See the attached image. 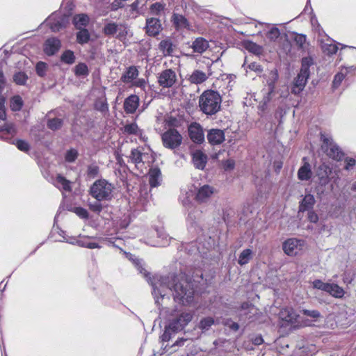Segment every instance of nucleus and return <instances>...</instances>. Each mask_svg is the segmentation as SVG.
Returning a JSON list of instances; mask_svg holds the SVG:
<instances>
[{"label": "nucleus", "instance_id": "nucleus-19", "mask_svg": "<svg viewBox=\"0 0 356 356\" xmlns=\"http://www.w3.org/2000/svg\"><path fill=\"white\" fill-rule=\"evenodd\" d=\"M140 99L136 95H131L124 102L123 108L126 113L133 114L139 106Z\"/></svg>", "mask_w": 356, "mask_h": 356}, {"label": "nucleus", "instance_id": "nucleus-9", "mask_svg": "<svg viewBox=\"0 0 356 356\" xmlns=\"http://www.w3.org/2000/svg\"><path fill=\"white\" fill-rule=\"evenodd\" d=\"M177 80V76L172 69H167L162 71L158 76V83L163 88L172 87Z\"/></svg>", "mask_w": 356, "mask_h": 356}, {"label": "nucleus", "instance_id": "nucleus-64", "mask_svg": "<svg viewBox=\"0 0 356 356\" xmlns=\"http://www.w3.org/2000/svg\"><path fill=\"white\" fill-rule=\"evenodd\" d=\"M344 161L345 165L343 169L346 171L351 170L356 164V160L352 157H346Z\"/></svg>", "mask_w": 356, "mask_h": 356}, {"label": "nucleus", "instance_id": "nucleus-33", "mask_svg": "<svg viewBox=\"0 0 356 356\" xmlns=\"http://www.w3.org/2000/svg\"><path fill=\"white\" fill-rule=\"evenodd\" d=\"M172 21L174 25L177 28H188L190 26L188 19L182 15L173 13Z\"/></svg>", "mask_w": 356, "mask_h": 356}, {"label": "nucleus", "instance_id": "nucleus-60", "mask_svg": "<svg viewBox=\"0 0 356 356\" xmlns=\"http://www.w3.org/2000/svg\"><path fill=\"white\" fill-rule=\"evenodd\" d=\"M280 35V29L277 27L271 28L267 33V38L271 41H275Z\"/></svg>", "mask_w": 356, "mask_h": 356}, {"label": "nucleus", "instance_id": "nucleus-45", "mask_svg": "<svg viewBox=\"0 0 356 356\" xmlns=\"http://www.w3.org/2000/svg\"><path fill=\"white\" fill-rule=\"evenodd\" d=\"M89 22V17L86 14H79L74 17V23L77 29H82L81 26H86Z\"/></svg>", "mask_w": 356, "mask_h": 356}, {"label": "nucleus", "instance_id": "nucleus-23", "mask_svg": "<svg viewBox=\"0 0 356 356\" xmlns=\"http://www.w3.org/2000/svg\"><path fill=\"white\" fill-rule=\"evenodd\" d=\"M316 200L313 195L310 193L305 194L304 197L299 202L298 212L304 213L305 211L313 209Z\"/></svg>", "mask_w": 356, "mask_h": 356}, {"label": "nucleus", "instance_id": "nucleus-61", "mask_svg": "<svg viewBox=\"0 0 356 356\" xmlns=\"http://www.w3.org/2000/svg\"><path fill=\"white\" fill-rule=\"evenodd\" d=\"M301 314L305 316H308L312 318H317L321 316V313L316 309L310 310L307 309H303L300 311Z\"/></svg>", "mask_w": 356, "mask_h": 356}, {"label": "nucleus", "instance_id": "nucleus-24", "mask_svg": "<svg viewBox=\"0 0 356 356\" xmlns=\"http://www.w3.org/2000/svg\"><path fill=\"white\" fill-rule=\"evenodd\" d=\"M331 170L327 165L323 163L320 165L316 171V175L318 177L319 184L321 186H325L330 181V174Z\"/></svg>", "mask_w": 356, "mask_h": 356}, {"label": "nucleus", "instance_id": "nucleus-54", "mask_svg": "<svg viewBox=\"0 0 356 356\" xmlns=\"http://www.w3.org/2000/svg\"><path fill=\"white\" fill-rule=\"evenodd\" d=\"M78 156V151L76 149L71 148L66 152L65 159L68 163H73L76 160Z\"/></svg>", "mask_w": 356, "mask_h": 356}, {"label": "nucleus", "instance_id": "nucleus-53", "mask_svg": "<svg viewBox=\"0 0 356 356\" xmlns=\"http://www.w3.org/2000/svg\"><path fill=\"white\" fill-rule=\"evenodd\" d=\"M142 156L143 153L139 151L138 149H133L131 151V154L129 158L131 161L137 165L138 164L142 162Z\"/></svg>", "mask_w": 356, "mask_h": 356}, {"label": "nucleus", "instance_id": "nucleus-14", "mask_svg": "<svg viewBox=\"0 0 356 356\" xmlns=\"http://www.w3.org/2000/svg\"><path fill=\"white\" fill-rule=\"evenodd\" d=\"M264 79L266 81L268 87L267 94L273 95L276 90V84L279 79L278 70L276 68L271 70L268 74H264Z\"/></svg>", "mask_w": 356, "mask_h": 356}, {"label": "nucleus", "instance_id": "nucleus-11", "mask_svg": "<svg viewBox=\"0 0 356 356\" xmlns=\"http://www.w3.org/2000/svg\"><path fill=\"white\" fill-rule=\"evenodd\" d=\"M145 32L148 36L156 37L163 30L161 20L157 17H148L146 19Z\"/></svg>", "mask_w": 356, "mask_h": 356}, {"label": "nucleus", "instance_id": "nucleus-31", "mask_svg": "<svg viewBox=\"0 0 356 356\" xmlns=\"http://www.w3.org/2000/svg\"><path fill=\"white\" fill-rule=\"evenodd\" d=\"M207 79V74L199 70H194L190 76L189 81L194 84H200Z\"/></svg>", "mask_w": 356, "mask_h": 356}, {"label": "nucleus", "instance_id": "nucleus-58", "mask_svg": "<svg viewBox=\"0 0 356 356\" xmlns=\"http://www.w3.org/2000/svg\"><path fill=\"white\" fill-rule=\"evenodd\" d=\"M345 76L341 72L337 73L333 79L332 88L333 90H335L341 85V82L344 79Z\"/></svg>", "mask_w": 356, "mask_h": 356}, {"label": "nucleus", "instance_id": "nucleus-51", "mask_svg": "<svg viewBox=\"0 0 356 356\" xmlns=\"http://www.w3.org/2000/svg\"><path fill=\"white\" fill-rule=\"evenodd\" d=\"M292 35H293L292 39L295 42L296 45L299 48H302L304 44L306 42L307 35L302 33H298L296 32H293Z\"/></svg>", "mask_w": 356, "mask_h": 356}, {"label": "nucleus", "instance_id": "nucleus-13", "mask_svg": "<svg viewBox=\"0 0 356 356\" xmlns=\"http://www.w3.org/2000/svg\"><path fill=\"white\" fill-rule=\"evenodd\" d=\"M188 136L191 140L196 143L201 144L204 140V134L202 127L197 122L191 124L188 127Z\"/></svg>", "mask_w": 356, "mask_h": 356}, {"label": "nucleus", "instance_id": "nucleus-1", "mask_svg": "<svg viewBox=\"0 0 356 356\" xmlns=\"http://www.w3.org/2000/svg\"><path fill=\"white\" fill-rule=\"evenodd\" d=\"M194 280L185 273H170L166 275L161 276L156 282L151 281L152 286V293L155 304L160 309L161 305L160 300L165 298L166 290L172 291L174 301L183 306L191 305L194 300L195 286Z\"/></svg>", "mask_w": 356, "mask_h": 356}, {"label": "nucleus", "instance_id": "nucleus-15", "mask_svg": "<svg viewBox=\"0 0 356 356\" xmlns=\"http://www.w3.org/2000/svg\"><path fill=\"white\" fill-rule=\"evenodd\" d=\"M207 138L212 146L221 145L225 140V131L220 129H211L208 130Z\"/></svg>", "mask_w": 356, "mask_h": 356}, {"label": "nucleus", "instance_id": "nucleus-49", "mask_svg": "<svg viewBox=\"0 0 356 356\" xmlns=\"http://www.w3.org/2000/svg\"><path fill=\"white\" fill-rule=\"evenodd\" d=\"M56 181L58 184L62 186V188L65 191H71V183L69 180H67L65 177L62 175L58 174L56 177Z\"/></svg>", "mask_w": 356, "mask_h": 356}, {"label": "nucleus", "instance_id": "nucleus-38", "mask_svg": "<svg viewBox=\"0 0 356 356\" xmlns=\"http://www.w3.org/2000/svg\"><path fill=\"white\" fill-rule=\"evenodd\" d=\"M215 324V320L212 316H207L202 318L199 323L198 328L202 330V332L208 331L212 325Z\"/></svg>", "mask_w": 356, "mask_h": 356}, {"label": "nucleus", "instance_id": "nucleus-41", "mask_svg": "<svg viewBox=\"0 0 356 356\" xmlns=\"http://www.w3.org/2000/svg\"><path fill=\"white\" fill-rule=\"evenodd\" d=\"M314 65V59L311 56L303 57L301 60L300 72L310 75V67Z\"/></svg>", "mask_w": 356, "mask_h": 356}, {"label": "nucleus", "instance_id": "nucleus-63", "mask_svg": "<svg viewBox=\"0 0 356 356\" xmlns=\"http://www.w3.org/2000/svg\"><path fill=\"white\" fill-rule=\"evenodd\" d=\"M74 211L79 218L82 219H88L89 218L88 211L81 207H75Z\"/></svg>", "mask_w": 356, "mask_h": 356}, {"label": "nucleus", "instance_id": "nucleus-22", "mask_svg": "<svg viewBox=\"0 0 356 356\" xmlns=\"http://www.w3.org/2000/svg\"><path fill=\"white\" fill-rule=\"evenodd\" d=\"M213 192V187L208 184H205L197 190L195 195V200L200 203L205 202L209 200Z\"/></svg>", "mask_w": 356, "mask_h": 356}, {"label": "nucleus", "instance_id": "nucleus-40", "mask_svg": "<svg viewBox=\"0 0 356 356\" xmlns=\"http://www.w3.org/2000/svg\"><path fill=\"white\" fill-rule=\"evenodd\" d=\"M165 325L168 327V329L172 330V332L175 334L185 328V327L179 321V320L175 319L173 316H171V318L168 319V322Z\"/></svg>", "mask_w": 356, "mask_h": 356}, {"label": "nucleus", "instance_id": "nucleus-57", "mask_svg": "<svg viewBox=\"0 0 356 356\" xmlns=\"http://www.w3.org/2000/svg\"><path fill=\"white\" fill-rule=\"evenodd\" d=\"M272 98H273V95H272L266 93L264 96L263 99L261 100V102L259 103V105L258 106L259 109L261 111L264 112L267 109L268 105L269 102L271 101Z\"/></svg>", "mask_w": 356, "mask_h": 356}, {"label": "nucleus", "instance_id": "nucleus-43", "mask_svg": "<svg viewBox=\"0 0 356 356\" xmlns=\"http://www.w3.org/2000/svg\"><path fill=\"white\" fill-rule=\"evenodd\" d=\"M29 79V76L24 72H17L13 76V82L19 86H25Z\"/></svg>", "mask_w": 356, "mask_h": 356}, {"label": "nucleus", "instance_id": "nucleus-47", "mask_svg": "<svg viewBox=\"0 0 356 356\" xmlns=\"http://www.w3.org/2000/svg\"><path fill=\"white\" fill-rule=\"evenodd\" d=\"M13 142L10 144L15 145L17 149L22 152H28L30 150L31 146L25 140L15 138Z\"/></svg>", "mask_w": 356, "mask_h": 356}, {"label": "nucleus", "instance_id": "nucleus-3", "mask_svg": "<svg viewBox=\"0 0 356 356\" xmlns=\"http://www.w3.org/2000/svg\"><path fill=\"white\" fill-rule=\"evenodd\" d=\"M113 186L105 179L96 180L89 188V194L97 200L109 201L113 197Z\"/></svg>", "mask_w": 356, "mask_h": 356}, {"label": "nucleus", "instance_id": "nucleus-36", "mask_svg": "<svg viewBox=\"0 0 356 356\" xmlns=\"http://www.w3.org/2000/svg\"><path fill=\"white\" fill-rule=\"evenodd\" d=\"M24 106V101L19 95H14L10 100V108L13 111L17 112L22 110Z\"/></svg>", "mask_w": 356, "mask_h": 356}, {"label": "nucleus", "instance_id": "nucleus-27", "mask_svg": "<svg viewBox=\"0 0 356 356\" xmlns=\"http://www.w3.org/2000/svg\"><path fill=\"white\" fill-rule=\"evenodd\" d=\"M138 70L134 65H131L126 69V71L122 74L120 80L125 83H129L136 79L138 76Z\"/></svg>", "mask_w": 356, "mask_h": 356}, {"label": "nucleus", "instance_id": "nucleus-6", "mask_svg": "<svg viewBox=\"0 0 356 356\" xmlns=\"http://www.w3.org/2000/svg\"><path fill=\"white\" fill-rule=\"evenodd\" d=\"M304 241L296 238H288L282 243V250L288 256L293 257L302 250Z\"/></svg>", "mask_w": 356, "mask_h": 356}, {"label": "nucleus", "instance_id": "nucleus-2", "mask_svg": "<svg viewBox=\"0 0 356 356\" xmlns=\"http://www.w3.org/2000/svg\"><path fill=\"white\" fill-rule=\"evenodd\" d=\"M222 97L220 93L211 89L204 90L199 97L200 110L207 115L216 114L221 108Z\"/></svg>", "mask_w": 356, "mask_h": 356}, {"label": "nucleus", "instance_id": "nucleus-50", "mask_svg": "<svg viewBox=\"0 0 356 356\" xmlns=\"http://www.w3.org/2000/svg\"><path fill=\"white\" fill-rule=\"evenodd\" d=\"M321 49L327 55H332L337 53L338 47L334 44L324 43L321 42Z\"/></svg>", "mask_w": 356, "mask_h": 356}, {"label": "nucleus", "instance_id": "nucleus-42", "mask_svg": "<svg viewBox=\"0 0 356 356\" xmlns=\"http://www.w3.org/2000/svg\"><path fill=\"white\" fill-rule=\"evenodd\" d=\"M327 293L335 298H341L344 295L343 289L337 284H329L328 289H327Z\"/></svg>", "mask_w": 356, "mask_h": 356}, {"label": "nucleus", "instance_id": "nucleus-28", "mask_svg": "<svg viewBox=\"0 0 356 356\" xmlns=\"http://www.w3.org/2000/svg\"><path fill=\"white\" fill-rule=\"evenodd\" d=\"M209 47V42L202 37L197 38L191 45L193 52L199 54L204 52Z\"/></svg>", "mask_w": 356, "mask_h": 356}, {"label": "nucleus", "instance_id": "nucleus-26", "mask_svg": "<svg viewBox=\"0 0 356 356\" xmlns=\"http://www.w3.org/2000/svg\"><path fill=\"white\" fill-rule=\"evenodd\" d=\"M101 177L100 168L95 162H92L87 165L86 171V179L87 181H90Z\"/></svg>", "mask_w": 356, "mask_h": 356}, {"label": "nucleus", "instance_id": "nucleus-7", "mask_svg": "<svg viewBox=\"0 0 356 356\" xmlns=\"http://www.w3.org/2000/svg\"><path fill=\"white\" fill-rule=\"evenodd\" d=\"M194 315L195 312L193 310L183 308L178 309L177 306L170 312V316H173L177 320H179L184 327L188 325L193 320Z\"/></svg>", "mask_w": 356, "mask_h": 356}, {"label": "nucleus", "instance_id": "nucleus-21", "mask_svg": "<svg viewBox=\"0 0 356 356\" xmlns=\"http://www.w3.org/2000/svg\"><path fill=\"white\" fill-rule=\"evenodd\" d=\"M148 177L151 188L157 187L161 185L162 181L161 171L159 167L154 166L151 168L148 172Z\"/></svg>", "mask_w": 356, "mask_h": 356}, {"label": "nucleus", "instance_id": "nucleus-10", "mask_svg": "<svg viewBox=\"0 0 356 356\" xmlns=\"http://www.w3.org/2000/svg\"><path fill=\"white\" fill-rule=\"evenodd\" d=\"M49 28L54 32H58L66 26V19L64 16L56 12L53 13L47 19Z\"/></svg>", "mask_w": 356, "mask_h": 356}, {"label": "nucleus", "instance_id": "nucleus-56", "mask_svg": "<svg viewBox=\"0 0 356 356\" xmlns=\"http://www.w3.org/2000/svg\"><path fill=\"white\" fill-rule=\"evenodd\" d=\"M47 68V65L46 63L42 61L38 62L35 65V72L38 76L44 77L46 75Z\"/></svg>", "mask_w": 356, "mask_h": 356}, {"label": "nucleus", "instance_id": "nucleus-29", "mask_svg": "<svg viewBox=\"0 0 356 356\" xmlns=\"http://www.w3.org/2000/svg\"><path fill=\"white\" fill-rule=\"evenodd\" d=\"M174 44L169 38L162 40L159 44V49L163 53V56H172Z\"/></svg>", "mask_w": 356, "mask_h": 356}, {"label": "nucleus", "instance_id": "nucleus-34", "mask_svg": "<svg viewBox=\"0 0 356 356\" xmlns=\"http://www.w3.org/2000/svg\"><path fill=\"white\" fill-rule=\"evenodd\" d=\"M120 30L119 25L114 22H106L102 29L103 33L106 36L114 35Z\"/></svg>", "mask_w": 356, "mask_h": 356}, {"label": "nucleus", "instance_id": "nucleus-46", "mask_svg": "<svg viewBox=\"0 0 356 356\" xmlns=\"http://www.w3.org/2000/svg\"><path fill=\"white\" fill-rule=\"evenodd\" d=\"M63 124V120L58 118H54L48 120L47 125V127L52 130L56 131L60 129Z\"/></svg>", "mask_w": 356, "mask_h": 356}, {"label": "nucleus", "instance_id": "nucleus-62", "mask_svg": "<svg viewBox=\"0 0 356 356\" xmlns=\"http://www.w3.org/2000/svg\"><path fill=\"white\" fill-rule=\"evenodd\" d=\"M312 284L314 289H317L326 292L330 283L323 282L321 280H315Z\"/></svg>", "mask_w": 356, "mask_h": 356}, {"label": "nucleus", "instance_id": "nucleus-5", "mask_svg": "<svg viewBox=\"0 0 356 356\" xmlns=\"http://www.w3.org/2000/svg\"><path fill=\"white\" fill-rule=\"evenodd\" d=\"M161 139L165 148L175 149L181 145L183 138L176 129L170 128L161 135Z\"/></svg>", "mask_w": 356, "mask_h": 356}, {"label": "nucleus", "instance_id": "nucleus-32", "mask_svg": "<svg viewBox=\"0 0 356 356\" xmlns=\"http://www.w3.org/2000/svg\"><path fill=\"white\" fill-rule=\"evenodd\" d=\"M253 258V252L250 248L243 250L238 255V264L243 266L249 263Z\"/></svg>", "mask_w": 356, "mask_h": 356}, {"label": "nucleus", "instance_id": "nucleus-48", "mask_svg": "<svg viewBox=\"0 0 356 356\" xmlns=\"http://www.w3.org/2000/svg\"><path fill=\"white\" fill-rule=\"evenodd\" d=\"M94 108L102 113H107L108 111V105L106 99L105 98L103 100H96L94 104Z\"/></svg>", "mask_w": 356, "mask_h": 356}, {"label": "nucleus", "instance_id": "nucleus-25", "mask_svg": "<svg viewBox=\"0 0 356 356\" xmlns=\"http://www.w3.org/2000/svg\"><path fill=\"white\" fill-rule=\"evenodd\" d=\"M307 157H303V165L298 171V178L301 181H308L312 178V172L310 164L307 161Z\"/></svg>", "mask_w": 356, "mask_h": 356}, {"label": "nucleus", "instance_id": "nucleus-17", "mask_svg": "<svg viewBox=\"0 0 356 356\" xmlns=\"http://www.w3.org/2000/svg\"><path fill=\"white\" fill-rule=\"evenodd\" d=\"M309 75L299 72L294 79L293 86L291 87V93L299 95L305 88Z\"/></svg>", "mask_w": 356, "mask_h": 356}, {"label": "nucleus", "instance_id": "nucleus-44", "mask_svg": "<svg viewBox=\"0 0 356 356\" xmlns=\"http://www.w3.org/2000/svg\"><path fill=\"white\" fill-rule=\"evenodd\" d=\"M74 72L75 76L77 77H86L89 74V70L88 65L85 63H79L75 66Z\"/></svg>", "mask_w": 356, "mask_h": 356}, {"label": "nucleus", "instance_id": "nucleus-52", "mask_svg": "<svg viewBox=\"0 0 356 356\" xmlns=\"http://www.w3.org/2000/svg\"><path fill=\"white\" fill-rule=\"evenodd\" d=\"M165 4L161 2L152 3L149 7V12L152 15H159L161 11L165 9Z\"/></svg>", "mask_w": 356, "mask_h": 356}, {"label": "nucleus", "instance_id": "nucleus-39", "mask_svg": "<svg viewBox=\"0 0 356 356\" xmlns=\"http://www.w3.org/2000/svg\"><path fill=\"white\" fill-rule=\"evenodd\" d=\"M165 325L168 327V329L172 330V332L175 334L185 328V327L179 321V320L175 319L173 316H171V318L168 319V322Z\"/></svg>", "mask_w": 356, "mask_h": 356}, {"label": "nucleus", "instance_id": "nucleus-55", "mask_svg": "<svg viewBox=\"0 0 356 356\" xmlns=\"http://www.w3.org/2000/svg\"><path fill=\"white\" fill-rule=\"evenodd\" d=\"M135 266L137 270L140 273L143 274V276L147 278V280H151L150 273L146 270V269L143 266V261L137 259L134 261Z\"/></svg>", "mask_w": 356, "mask_h": 356}, {"label": "nucleus", "instance_id": "nucleus-12", "mask_svg": "<svg viewBox=\"0 0 356 356\" xmlns=\"http://www.w3.org/2000/svg\"><path fill=\"white\" fill-rule=\"evenodd\" d=\"M61 41L56 37L47 38L43 44V51L48 56L55 55L61 47Z\"/></svg>", "mask_w": 356, "mask_h": 356}, {"label": "nucleus", "instance_id": "nucleus-35", "mask_svg": "<svg viewBox=\"0 0 356 356\" xmlns=\"http://www.w3.org/2000/svg\"><path fill=\"white\" fill-rule=\"evenodd\" d=\"M60 60L62 63L69 65L74 64L76 60L74 51L70 49L65 50L60 55Z\"/></svg>", "mask_w": 356, "mask_h": 356}, {"label": "nucleus", "instance_id": "nucleus-4", "mask_svg": "<svg viewBox=\"0 0 356 356\" xmlns=\"http://www.w3.org/2000/svg\"><path fill=\"white\" fill-rule=\"evenodd\" d=\"M322 141L321 149L330 159L340 161L344 157V152L341 147L333 140L332 138L321 132Z\"/></svg>", "mask_w": 356, "mask_h": 356}, {"label": "nucleus", "instance_id": "nucleus-37", "mask_svg": "<svg viewBox=\"0 0 356 356\" xmlns=\"http://www.w3.org/2000/svg\"><path fill=\"white\" fill-rule=\"evenodd\" d=\"M76 33V42L80 44H87L90 40L89 31L86 28L79 29Z\"/></svg>", "mask_w": 356, "mask_h": 356}, {"label": "nucleus", "instance_id": "nucleus-16", "mask_svg": "<svg viewBox=\"0 0 356 356\" xmlns=\"http://www.w3.org/2000/svg\"><path fill=\"white\" fill-rule=\"evenodd\" d=\"M257 308L252 303L245 302L241 304L239 309V315L249 321H254V316L257 314Z\"/></svg>", "mask_w": 356, "mask_h": 356}, {"label": "nucleus", "instance_id": "nucleus-59", "mask_svg": "<svg viewBox=\"0 0 356 356\" xmlns=\"http://www.w3.org/2000/svg\"><path fill=\"white\" fill-rule=\"evenodd\" d=\"M102 201V200H95V202L89 203L88 204L89 209L92 211L97 213V214H99L103 209L102 204H101Z\"/></svg>", "mask_w": 356, "mask_h": 356}, {"label": "nucleus", "instance_id": "nucleus-18", "mask_svg": "<svg viewBox=\"0 0 356 356\" xmlns=\"http://www.w3.org/2000/svg\"><path fill=\"white\" fill-rule=\"evenodd\" d=\"M192 161L196 169L203 170L208 161V156L201 150H196L192 154Z\"/></svg>", "mask_w": 356, "mask_h": 356}, {"label": "nucleus", "instance_id": "nucleus-8", "mask_svg": "<svg viewBox=\"0 0 356 356\" xmlns=\"http://www.w3.org/2000/svg\"><path fill=\"white\" fill-rule=\"evenodd\" d=\"M17 134V128L15 123L4 122L3 125H0V140L10 144Z\"/></svg>", "mask_w": 356, "mask_h": 356}, {"label": "nucleus", "instance_id": "nucleus-30", "mask_svg": "<svg viewBox=\"0 0 356 356\" xmlns=\"http://www.w3.org/2000/svg\"><path fill=\"white\" fill-rule=\"evenodd\" d=\"M243 47L249 52L255 55H260L263 51V48L261 46L251 40H244L243 42Z\"/></svg>", "mask_w": 356, "mask_h": 356}, {"label": "nucleus", "instance_id": "nucleus-20", "mask_svg": "<svg viewBox=\"0 0 356 356\" xmlns=\"http://www.w3.org/2000/svg\"><path fill=\"white\" fill-rule=\"evenodd\" d=\"M185 207L188 211L186 217L187 225L189 228H196L197 218L200 215L199 211L191 204H185Z\"/></svg>", "mask_w": 356, "mask_h": 356}]
</instances>
